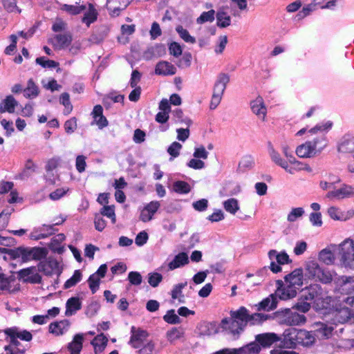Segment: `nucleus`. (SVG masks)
<instances>
[{"mask_svg": "<svg viewBox=\"0 0 354 354\" xmlns=\"http://www.w3.org/2000/svg\"><path fill=\"white\" fill-rule=\"evenodd\" d=\"M331 127L332 123L327 122L318 124L309 129L302 128L298 131L297 136L307 133L308 140L296 147V155L301 158H313L321 154L328 147V140L326 134Z\"/></svg>", "mask_w": 354, "mask_h": 354, "instance_id": "1", "label": "nucleus"}, {"mask_svg": "<svg viewBox=\"0 0 354 354\" xmlns=\"http://www.w3.org/2000/svg\"><path fill=\"white\" fill-rule=\"evenodd\" d=\"M315 342V337L309 331L296 328L286 330L282 341L288 348H295L297 346H310Z\"/></svg>", "mask_w": 354, "mask_h": 354, "instance_id": "2", "label": "nucleus"}, {"mask_svg": "<svg viewBox=\"0 0 354 354\" xmlns=\"http://www.w3.org/2000/svg\"><path fill=\"white\" fill-rule=\"evenodd\" d=\"M4 333L10 337V345L5 347L6 354H24L26 349L19 348L21 346L18 339L30 342L32 339L30 332L21 330L17 327L8 328L4 330Z\"/></svg>", "mask_w": 354, "mask_h": 354, "instance_id": "3", "label": "nucleus"}, {"mask_svg": "<svg viewBox=\"0 0 354 354\" xmlns=\"http://www.w3.org/2000/svg\"><path fill=\"white\" fill-rule=\"evenodd\" d=\"M8 254L13 259H20L22 262H28L33 260L39 261L45 258L47 252L44 248H41L19 247L9 250Z\"/></svg>", "mask_w": 354, "mask_h": 354, "instance_id": "4", "label": "nucleus"}, {"mask_svg": "<svg viewBox=\"0 0 354 354\" xmlns=\"http://www.w3.org/2000/svg\"><path fill=\"white\" fill-rule=\"evenodd\" d=\"M337 248L341 265L351 270H354V240L346 238L337 245H333Z\"/></svg>", "mask_w": 354, "mask_h": 354, "instance_id": "5", "label": "nucleus"}, {"mask_svg": "<svg viewBox=\"0 0 354 354\" xmlns=\"http://www.w3.org/2000/svg\"><path fill=\"white\" fill-rule=\"evenodd\" d=\"M306 274L315 281L323 283H329L334 279L335 274L328 270L323 269L315 261H309L305 266Z\"/></svg>", "mask_w": 354, "mask_h": 354, "instance_id": "6", "label": "nucleus"}, {"mask_svg": "<svg viewBox=\"0 0 354 354\" xmlns=\"http://www.w3.org/2000/svg\"><path fill=\"white\" fill-rule=\"evenodd\" d=\"M301 297L306 301L313 300L317 305L325 301L328 303L327 300L328 299L326 292L318 284L310 285L303 290Z\"/></svg>", "mask_w": 354, "mask_h": 354, "instance_id": "7", "label": "nucleus"}, {"mask_svg": "<svg viewBox=\"0 0 354 354\" xmlns=\"http://www.w3.org/2000/svg\"><path fill=\"white\" fill-rule=\"evenodd\" d=\"M325 197L329 200H344L354 197V185L342 184L338 189L328 192Z\"/></svg>", "mask_w": 354, "mask_h": 354, "instance_id": "8", "label": "nucleus"}, {"mask_svg": "<svg viewBox=\"0 0 354 354\" xmlns=\"http://www.w3.org/2000/svg\"><path fill=\"white\" fill-rule=\"evenodd\" d=\"M131 337L129 344L135 349H138L149 342V333L140 328L132 326L131 329Z\"/></svg>", "mask_w": 354, "mask_h": 354, "instance_id": "9", "label": "nucleus"}, {"mask_svg": "<svg viewBox=\"0 0 354 354\" xmlns=\"http://www.w3.org/2000/svg\"><path fill=\"white\" fill-rule=\"evenodd\" d=\"M327 214L334 221H347L354 216V209H342L337 206H330L327 209Z\"/></svg>", "mask_w": 354, "mask_h": 354, "instance_id": "10", "label": "nucleus"}, {"mask_svg": "<svg viewBox=\"0 0 354 354\" xmlns=\"http://www.w3.org/2000/svg\"><path fill=\"white\" fill-rule=\"evenodd\" d=\"M281 322L288 326H297L306 322V317L304 315L294 312L290 309H285L280 313Z\"/></svg>", "mask_w": 354, "mask_h": 354, "instance_id": "11", "label": "nucleus"}, {"mask_svg": "<svg viewBox=\"0 0 354 354\" xmlns=\"http://www.w3.org/2000/svg\"><path fill=\"white\" fill-rule=\"evenodd\" d=\"M250 109L252 112L257 115L259 120L263 122L266 121L267 107L261 96L259 95L250 102Z\"/></svg>", "mask_w": 354, "mask_h": 354, "instance_id": "12", "label": "nucleus"}, {"mask_svg": "<svg viewBox=\"0 0 354 354\" xmlns=\"http://www.w3.org/2000/svg\"><path fill=\"white\" fill-rule=\"evenodd\" d=\"M221 327L234 336L239 335L244 329V327L231 316L221 321Z\"/></svg>", "mask_w": 354, "mask_h": 354, "instance_id": "13", "label": "nucleus"}, {"mask_svg": "<svg viewBox=\"0 0 354 354\" xmlns=\"http://www.w3.org/2000/svg\"><path fill=\"white\" fill-rule=\"evenodd\" d=\"M304 273L301 268H297L284 277L285 283L297 290L303 285Z\"/></svg>", "mask_w": 354, "mask_h": 354, "instance_id": "14", "label": "nucleus"}, {"mask_svg": "<svg viewBox=\"0 0 354 354\" xmlns=\"http://www.w3.org/2000/svg\"><path fill=\"white\" fill-rule=\"evenodd\" d=\"M285 171L290 174H294L295 172L301 171L310 173L313 171V169L308 164L299 161L295 157H290L287 163V169H285Z\"/></svg>", "mask_w": 354, "mask_h": 354, "instance_id": "15", "label": "nucleus"}, {"mask_svg": "<svg viewBox=\"0 0 354 354\" xmlns=\"http://www.w3.org/2000/svg\"><path fill=\"white\" fill-rule=\"evenodd\" d=\"M277 283L279 286L276 291V295L280 299L288 300L296 297L297 293V290L296 288L286 284V283L283 285V282L281 281H279Z\"/></svg>", "mask_w": 354, "mask_h": 354, "instance_id": "16", "label": "nucleus"}, {"mask_svg": "<svg viewBox=\"0 0 354 354\" xmlns=\"http://www.w3.org/2000/svg\"><path fill=\"white\" fill-rule=\"evenodd\" d=\"M354 318V312L348 306L337 309L333 315V321L338 324H344Z\"/></svg>", "mask_w": 354, "mask_h": 354, "instance_id": "17", "label": "nucleus"}, {"mask_svg": "<svg viewBox=\"0 0 354 354\" xmlns=\"http://www.w3.org/2000/svg\"><path fill=\"white\" fill-rule=\"evenodd\" d=\"M333 280L341 292L351 293L354 291V277L342 276Z\"/></svg>", "mask_w": 354, "mask_h": 354, "instance_id": "18", "label": "nucleus"}, {"mask_svg": "<svg viewBox=\"0 0 354 354\" xmlns=\"http://www.w3.org/2000/svg\"><path fill=\"white\" fill-rule=\"evenodd\" d=\"M279 340L280 338L274 333H262L255 336V342L262 347H270Z\"/></svg>", "mask_w": 354, "mask_h": 354, "instance_id": "19", "label": "nucleus"}, {"mask_svg": "<svg viewBox=\"0 0 354 354\" xmlns=\"http://www.w3.org/2000/svg\"><path fill=\"white\" fill-rule=\"evenodd\" d=\"M160 206L158 201H151L141 211L140 219L143 222H148L153 218V215Z\"/></svg>", "mask_w": 354, "mask_h": 354, "instance_id": "20", "label": "nucleus"}, {"mask_svg": "<svg viewBox=\"0 0 354 354\" xmlns=\"http://www.w3.org/2000/svg\"><path fill=\"white\" fill-rule=\"evenodd\" d=\"M230 82V76L226 73H221L215 82L213 95L223 97L226 86Z\"/></svg>", "mask_w": 354, "mask_h": 354, "instance_id": "21", "label": "nucleus"}, {"mask_svg": "<svg viewBox=\"0 0 354 354\" xmlns=\"http://www.w3.org/2000/svg\"><path fill=\"white\" fill-rule=\"evenodd\" d=\"M176 73V68L167 61L159 62L155 68V73L158 75H173Z\"/></svg>", "mask_w": 354, "mask_h": 354, "instance_id": "22", "label": "nucleus"}, {"mask_svg": "<svg viewBox=\"0 0 354 354\" xmlns=\"http://www.w3.org/2000/svg\"><path fill=\"white\" fill-rule=\"evenodd\" d=\"M18 276L24 281H30L33 283H39L41 279L40 276L36 272L35 267H30L19 270Z\"/></svg>", "mask_w": 354, "mask_h": 354, "instance_id": "23", "label": "nucleus"}, {"mask_svg": "<svg viewBox=\"0 0 354 354\" xmlns=\"http://www.w3.org/2000/svg\"><path fill=\"white\" fill-rule=\"evenodd\" d=\"M337 151L342 153H354V137H344L338 144Z\"/></svg>", "mask_w": 354, "mask_h": 354, "instance_id": "24", "label": "nucleus"}, {"mask_svg": "<svg viewBox=\"0 0 354 354\" xmlns=\"http://www.w3.org/2000/svg\"><path fill=\"white\" fill-rule=\"evenodd\" d=\"M129 3V0H107L106 7L112 15H118L121 10Z\"/></svg>", "mask_w": 354, "mask_h": 354, "instance_id": "25", "label": "nucleus"}, {"mask_svg": "<svg viewBox=\"0 0 354 354\" xmlns=\"http://www.w3.org/2000/svg\"><path fill=\"white\" fill-rule=\"evenodd\" d=\"M230 316L245 328L248 323L249 311L242 306L236 310L230 311Z\"/></svg>", "mask_w": 354, "mask_h": 354, "instance_id": "26", "label": "nucleus"}, {"mask_svg": "<svg viewBox=\"0 0 354 354\" xmlns=\"http://www.w3.org/2000/svg\"><path fill=\"white\" fill-rule=\"evenodd\" d=\"M82 308V301L78 297L69 298L66 304L65 315L67 317L75 315Z\"/></svg>", "mask_w": 354, "mask_h": 354, "instance_id": "27", "label": "nucleus"}, {"mask_svg": "<svg viewBox=\"0 0 354 354\" xmlns=\"http://www.w3.org/2000/svg\"><path fill=\"white\" fill-rule=\"evenodd\" d=\"M72 41L71 34H60L56 35L52 41V44L55 48L62 49L68 47Z\"/></svg>", "mask_w": 354, "mask_h": 354, "instance_id": "28", "label": "nucleus"}, {"mask_svg": "<svg viewBox=\"0 0 354 354\" xmlns=\"http://www.w3.org/2000/svg\"><path fill=\"white\" fill-rule=\"evenodd\" d=\"M189 263V257L187 253L180 252L176 255L172 261H171L168 267L170 270H174L187 265Z\"/></svg>", "mask_w": 354, "mask_h": 354, "instance_id": "29", "label": "nucleus"}, {"mask_svg": "<svg viewBox=\"0 0 354 354\" xmlns=\"http://www.w3.org/2000/svg\"><path fill=\"white\" fill-rule=\"evenodd\" d=\"M103 109L100 105L94 106L92 114L94 119V122L98 126L100 129H102L108 125V121L103 115Z\"/></svg>", "mask_w": 354, "mask_h": 354, "instance_id": "30", "label": "nucleus"}, {"mask_svg": "<svg viewBox=\"0 0 354 354\" xmlns=\"http://www.w3.org/2000/svg\"><path fill=\"white\" fill-rule=\"evenodd\" d=\"M18 105L17 101L12 95H8L0 104V112H8L12 113L15 112V107Z\"/></svg>", "mask_w": 354, "mask_h": 354, "instance_id": "31", "label": "nucleus"}, {"mask_svg": "<svg viewBox=\"0 0 354 354\" xmlns=\"http://www.w3.org/2000/svg\"><path fill=\"white\" fill-rule=\"evenodd\" d=\"M69 322L66 320L52 323L49 325V332L56 336L62 335L68 330Z\"/></svg>", "mask_w": 354, "mask_h": 354, "instance_id": "32", "label": "nucleus"}, {"mask_svg": "<svg viewBox=\"0 0 354 354\" xmlns=\"http://www.w3.org/2000/svg\"><path fill=\"white\" fill-rule=\"evenodd\" d=\"M84 336L82 334H77L73 341L68 344V349L71 354H80L82 349Z\"/></svg>", "mask_w": 354, "mask_h": 354, "instance_id": "33", "label": "nucleus"}, {"mask_svg": "<svg viewBox=\"0 0 354 354\" xmlns=\"http://www.w3.org/2000/svg\"><path fill=\"white\" fill-rule=\"evenodd\" d=\"M277 298L273 295H270L269 297H266V299H263L261 302H259L257 305V309L258 310H272L277 307Z\"/></svg>", "mask_w": 354, "mask_h": 354, "instance_id": "34", "label": "nucleus"}, {"mask_svg": "<svg viewBox=\"0 0 354 354\" xmlns=\"http://www.w3.org/2000/svg\"><path fill=\"white\" fill-rule=\"evenodd\" d=\"M107 342L108 339L103 333H100L97 335L91 341V344L93 346L95 353L98 354L102 353L105 349Z\"/></svg>", "mask_w": 354, "mask_h": 354, "instance_id": "35", "label": "nucleus"}, {"mask_svg": "<svg viewBox=\"0 0 354 354\" xmlns=\"http://www.w3.org/2000/svg\"><path fill=\"white\" fill-rule=\"evenodd\" d=\"M97 12L92 3H88V9L84 14L82 21L87 26L96 21L97 17Z\"/></svg>", "mask_w": 354, "mask_h": 354, "instance_id": "36", "label": "nucleus"}, {"mask_svg": "<svg viewBox=\"0 0 354 354\" xmlns=\"http://www.w3.org/2000/svg\"><path fill=\"white\" fill-rule=\"evenodd\" d=\"M76 2V5L62 4L60 10L64 11L70 15H77L86 9V6L84 4L80 5V0Z\"/></svg>", "mask_w": 354, "mask_h": 354, "instance_id": "37", "label": "nucleus"}, {"mask_svg": "<svg viewBox=\"0 0 354 354\" xmlns=\"http://www.w3.org/2000/svg\"><path fill=\"white\" fill-rule=\"evenodd\" d=\"M319 259L326 265H332L335 263V257L333 250L327 248L321 250L319 253Z\"/></svg>", "mask_w": 354, "mask_h": 354, "instance_id": "38", "label": "nucleus"}, {"mask_svg": "<svg viewBox=\"0 0 354 354\" xmlns=\"http://www.w3.org/2000/svg\"><path fill=\"white\" fill-rule=\"evenodd\" d=\"M65 240V235L64 234H58L55 236L49 243V248L54 252L62 253L64 252V247L61 243Z\"/></svg>", "mask_w": 354, "mask_h": 354, "instance_id": "39", "label": "nucleus"}, {"mask_svg": "<svg viewBox=\"0 0 354 354\" xmlns=\"http://www.w3.org/2000/svg\"><path fill=\"white\" fill-rule=\"evenodd\" d=\"M315 326L317 327L316 328L317 335L324 339L329 338L332 335L333 330H334L333 326L326 325L323 323H316Z\"/></svg>", "mask_w": 354, "mask_h": 354, "instance_id": "40", "label": "nucleus"}, {"mask_svg": "<svg viewBox=\"0 0 354 354\" xmlns=\"http://www.w3.org/2000/svg\"><path fill=\"white\" fill-rule=\"evenodd\" d=\"M187 286V282L180 283L174 286L171 296L173 299H178L180 303L185 302V296L183 294V289Z\"/></svg>", "mask_w": 354, "mask_h": 354, "instance_id": "41", "label": "nucleus"}, {"mask_svg": "<svg viewBox=\"0 0 354 354\" xmlns=\"http://www.w3.org/2000/svg\"><path fill=\"white\" fill-rule=\"evenodd\" d=\"M268 256L271 261L275 259L279 265H283L290 261L289 256L286 252L278 253L276 250H270Z\"/></svg>", "mask_w": 354, "mask_h": 354, "instance_id": "42", "label": "nucleus"}, {"mask_svg": "<svg viewBox=\"0 0 354 354\" xmlns=\"http://www.w3.org/2000/svg\"><path fill=\"white\" fill-rule=\"evenodd\" d=\"M184 335V330L181 328H172L166 333L167 339L174 344L176 341L180 339Z\"/></svg>", "mask_w": 354, "mask_h": 354, "instance_id": "43", "label": "nucleus"}, {"mask_svg": "<svg viewBox=\"0 0 354 354\" xmlns=\"http://www.w3.org/2000/svg\"><path fill=\"white\" fill-rule=\"evenodd\" d=\"M269 154L272 162L284 169H287L288 161L283 159L279 153L274 148L272 147L269 149Z\"/></svg>", "mask_w": 354, "mask_h": 354, "instance_id": "44", "label": "nucleus"}, {"mask_svg": "<svg viewBox=\"0 0 354 354\" xmlns=\"http://www.w3.org/2000/svg\"><path fill=\"white\" fill-rule=\"evenodd\" d=\"M239 349L240 354H259L261 348L258 343L253 342Z\"/></svg>", "mask_w": 354, "mask_h": 354, "instance_id": "45", "label": "nucleus"}, {"mask_svg": "<svg viewBox=\"0 0 354 354\" xmlns=\"http://www.w3.org/2000/svg\"><path fill=\"white\" fill-rule=\"evenodd\" d=\"M176 30L179 35L180 37L186 43L188 44H195L196 39L194 37L192 36L189 31L184 28L182 26H178L176 28Z\"/></svg>", "mask_w": 354, "mask_h": 354, "instance_id": "46", "label": "nucleus"}, {"mask_svg": "<svg viewBox=\"0 0 354 354\" xmlns=\"http://www.w3.org/2000/svg\"><path fill=\"white\" fill-rule=\"evenodd\" d=\"M24 96L27 98L35 97L39 94L38 87L35 85L32 80H29L27 87L24 91Z\"/></svg>", "mask_w": 354, "mask_h": 354, "instance_id": "47", "label": "nucleus"}, {"mask_svg": "<svg viewBox=\"0 0 354 354\" xmlns=\"http://www.w3.org/2000/svg\"><path fill=\"white\" fill-rule=\"evenodd\" d=\"M224 209L232 214H235L239 209V202L236 199L232 198L223 202Z\"/></svg>", "mask_w": 354, "mask_h": 354, "instance_id": "48", "label": "nucleus"}, {"mask_svg": "<svg viewBox=\"0 0 354 354\" xmlns=\"http://www.w3.org/2000/svg\"><path fill=\"white\" fill-rule=\"evenodd\" d=\"M173 189L178 194H187L190 192L191 187L187 183L178 180L174 183Z\"/></svg>", "mask_w": 354, "mask_h": 354, "instance_id": "49", "label": "nucleus"}, {"mask_svg": "<svg viewBox=\"0 0 354 354\" xmlns=\"http://www.w3.org/2000/svg\"><path fill=\"white\" fill-rule=\"evenodd\" d=\"M62 159L60 157H53L50 158L46 165V170L48 174L52 173L55 169L61 165Z\"/></svg>", "mask_w": 354, "mask_h": 354, "instance_id": "50", "label": "nucleus"}, {"mask_svg": "<svg viewBox=\"0 0 354 354\" xmlns=\"http://www.w3.org/2000/svg\"><path fill=\"white\" fill-rule=\"evenodd\" d=\"M217 25L221 28H225L230 25V17L225 12L219 11L216 15Z\"/></svg>", "mask_w": 354, "mask_h": 354, "instance_id": "51", "label": "nucleus"}, {"mask_svg": "<svg viewBox=\"0 0 354 354\" xmlns=\"http://www.w3.org/2000/svg\"><path fill=\"white\" fill-rule=\"evenodd\" d=\"M215 11L214 10L203 12L197 19L198 24H203L206 22H212L214 20Z\"/></svg>", "mask_w": 354, "mask_h": 354, "instance_id": "52", "label": "nucleus"}, {"mask_svg": "<svg viewBox=\"0 0 354 354\" xmlns=\"http://www.w3.org/2000/svg\"><path fill=\"white\" fill-rule=\"evenodd\" d=\"M268 317L269 315L263 313H254L252 315L249 313L248 323L252 325L259 324L267 320Z\"/></svg>", "mask_w": 354, "mask_h": 354, "instance_id": "53", "label": "nucleus"}, {"mask_svg": "<svg viewBox=\"0 0 354 354\" xmlns=\"http://www.w3.org/2000/svg\"><path fill=\"white\" fill-rule=\"evenodd\" d=\"M304 209L303 207L292 208L287 216L288 221L292 223L296 221L299 218L302 217L304 214Z\"/></svg>", "mask_w": 354, "mask_h": 354, "instance_id": "54", "label": "nucleus"}, {"mask_svg": "<svg viewBox=\"0 0 354 354\" xmlns=\"http://www.w3.org/2000/svg\"><path fill=\"white\" fill-rule=\"evenodd\" d=\"M100 214L111 218L113 223L116 222V216L115 214V207L113 205H104L101 211Z\"/></svg>", "mask_w": 354, "mask_h": 354, "instance_id": "55", "label": "nucleus"}, {"mask_svg": "<svg viewBox=\"0 0 354 354\" xmlns=\"http://www.w3.org/2000/svg\"><path fill=\"white\" fill-rule=\"evenodd\" d=\"M155 347V342L152 339H150L141 347L138 348L137 353L138 354H153Z\"/></svg>", "mask_w": 354, "mask_h": 354, "instance_id": "56", "label": "nucleus"}, {"mask_svg": "<svg viewBox=\"0 0 354 354\" xmlns=\"http://www.w3.org/2000/svg\"><path fill=\"white\" fill-rule=\"evenodd\" d=\"M227 41V37L226 35L218 37L217 44L214 47V52L216 55H221L223 53Z\"/></svg>", "mask_w": 354, "mask_h": 354, "instance_id": "57", "label": "nucleus"}, {"mask_svg": "<svg viewBox=\"0 0 354 354\" xmlns=\"http://www.w3.org/2000/svg\"><path fill=\"white\" fill-rule=\"evenodd\" d=\"M59 100H60V103L62 104L65 107L64 113L66 115L69 114L72 111L73 106L71 104L70 97H69L68 93H62L60 96Z\"/></svg>", "mask_w": 354, "mask_h": 354, "instance_id": "58", "label": "nucleus"}, {"mask_svg": "<svg viewBox=\"0 0 354 354\" xmlns=\"http://www.w3.org/2000/svg\"><path fill=\"white\" fill-rule=\"evenodd\" d=\"M183 146L178 142H172L167 149L168 153L171 156L170 160H172L174 158H176L180 154V151L181 150Z\"/></svg>", "mask_w": 354, "mask_h": 354, "instance_id": "59", "label": "nucleus"}, {"mask_svg": "<svg viewBox=\"0 0 354 354\" xmlns=\"http://www.w3.org/2000/svg\"><path fill=\"white\" fill-rule=\"evenodd\" d=\"M82 279V273L80 270H75L73 275L68 279L64 284L66 288H69L76 285Z\"/></svg>", "mask_w": 354, "mask_h": 354, "instance_id": "60", "label": "nucleus"}, {"mask_svg": "<svg viewBox=\"0 0 354 354\" xmlns=\"http://www.w3.org/2000/svg\"><path fill=\"white\" fill-rule=\"evenodd\" d=\"M69 191L68 187H61L55 189L49 194V198L53 201H57L65 196Z\"/></svg>", "mask_w": 354, "mask_h": 354, "instance_id": "61", "label": "nucleus"}, {"mask_svg": "<svg viewBox=\"0 0 354 354\" xmlns=\"http://www.w3.org/2000/svg\"><path fill=\"white\" fill-rule=\"evenodd\" d=\"M3 6L5 9L10 12H21V10L17 6L16 0H3Z\"/></svg>", "mask_w": 354, "mask_h": 354, "instance_id": "62", "label": "nucleus"}, {"mask_svg": "<svg viewBox=\"0 0 354 354\" xmlns=\"http://www.w3.org/2000/svg\"><path fill=\"white\" fill-rule=\"evenodd\" d=\"M100 279L97 274H93L90 276L88 282L93 293H95L98 289Z\"/></svg>", "mask_w": 354, "mask_h": 354, "instance_id": "63", "label": "nucleus"}, {"mask_svg": "<svg viewBox=\"0 0 354 354\" xmlns=\"http://www.w3.org/2000/svg\"><path fill=\"white\" fill-rule=\"evenodd\" d=\"M128 279L131 285L138 286L142 283V278L138 272H130Z\"/></svg>", "mask_w": 354, "mask_h": 354, "instance_id": "64", "label": "nucleus"}]
</instances>
